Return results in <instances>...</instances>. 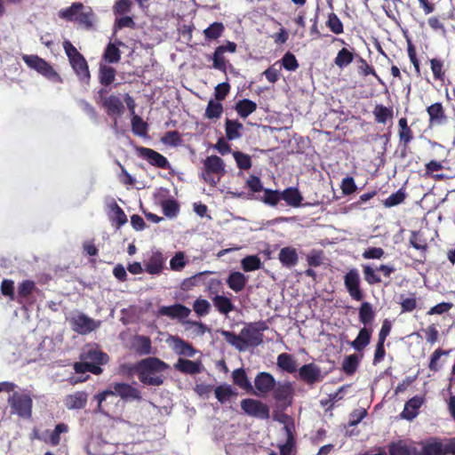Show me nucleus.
Returning <instances> with one entry per match:
<instances>
[{
  "mask_svg": "<svg viewBox=\"0 0 455 455\" xmlns=\"http://www.w3.org/2000/svg\"><path fill=\"white\" fill-rule=\"evenodd\" d=\"M24 62L30 68L36 70L45 77L52 80H59L58 74L43 59L36 55H24L22 57Z\"/></svg>",
  "mask_w": 455,
  "mask_h": 455,
  "instance_id": "39448f33",
  "label": "nucleus"
},
{
  "mask_svg": "<svg viewBox=\"0 0 455 455\" xmlns=\"http://www.w3.org/2000/svg\"><path fill=\"white\" fill-rule=\"evenodd\" d=\"M214 394L218 401L221 403H225L230 400L235 395L232 387L228 384H223L217 387L214 389Z\"/></svg>",
  "mask_w": 455,
  "mask_h": 455,
  "instance_id": "58836bf2",
  "label": "nucleus"
},
{
  "mask_svg": "<svg viewBox=\"0 0 455 455\" xmlns=\"http://www.w3.org/2000/svg\"><path fill=\"white\" fill-rule=\"evenodd\" d=\"M234 382L243 389H250L251 387L246 373L243 369L235 370L232 373Z\"/></svg>",
  "mask_w": 455,
  "mask_h": 455,
  "instance_id": "de8ad7c7",
  "label": "nucleus"
},
{
  "mask_svg": "<svg viewBox=\"0 0 455 455\" xmlns=\"http://www.w3.org/2000/svg\"><path fill=\"white\" fill-rule=\"evenodd\" d=\"M178 371L188 373L196 374L202 371L203 366L200 362H194L183 358H180L174 365Z\"/></svg>",
  "mask_w": 455,
  "mask_h": 455,
  "instance_id": "393cba45",
  "label": "nucleus"
},
{
  "mask_svg": "<svg viewBox=\"0 0 455 455\" xmlns=\"http://www.w3.org/2000/svg\"><path fill=\"white\" fill-rule=\"evenodd\" d=\"M375 120L379 124H386L388 119L393 117V109L383 105H376L373 109Z\"/></svg>",
  "mask_w": 455,
  "mask_h": 455,
  "instance_id": "c9c22d12",
  "label": "nucleus"
},
{
  "mask_svg": "<svg viewBox=\"0 0 455 455\" xmlns=\"http://www.w3.org/2000/svg\"><path fill=\"white\" fill-rule=\"evenodd\" d=\"M69 322L72 330L82 335H85L95 331L100 325V321H96L84 313H77L76 315H74L70 318Z\"/></svg>",
  "mask_w": 455,
  "mask_h": 455,
  "instance_id": "20e7f679",
  "label": "nucleus"
},
{
  "mask_svg": "<svg viewBox=\"0 0 455 455\" xmlns=\"http://www.w3.org/2000/svg\"><path fill=\"white\" fill-rule=\"evenodd\" d=\"M233 156L239 169L248 170L251 167V156L240 151L233 152Z\"/></svg>",
  "mask_w": 455,
  "mask_h": 455,
  "instance_id": "603ef678",
  "label": "nucleus"
},
{
  "mask_svg": "<svg viewBox=\"0 0 455 455\" xmlns=\"http://www.w3.org/2000/svg\"><path fill=\"white\" fill-rule=\"evenodd\" d=\"M110 218L113 221L116 222L117 227L124 225L127 221L125 213L116 204L111 207Z\"/></svg>",
  "mask_w": 455,
  "mask_h": 455,
  "instance_id": "052dcab7",
  "label": "nucleus"
},
{
  "mask_svg": "<svg viewBox=\"0 0 455 455\" xmlns=\"http://www.w3.org/2000/svg\"><path fill=\"white\" fill-rule=\"evenodd\" d=\"M241 265L245 272L259 269L261 267L260 259L256 255H251L241 260Z\"/></svg>",
  "mask_w": 455,
  "mask_h": 455,
  "instance_id": "37998d69",
  "label": "nucleus"
},
{
  "mask_svg": "<svg viewBox=\"0 0 455 455\" xmlns=\"http://www.w3.org/2000/svg\"><path fill=\"white\" fill-rule=\"evenodd\" d=\"M299 374L300 379L307 384H314L322 379L321 370L314 363L303 365L299 369Z\"/></svg>",
  "mask_w": 455,
  "mask_h": 455,
  "instance_id": "4468645a",
  "label": "nucleus"
},
{
  "mask_svg": "<svg viewBox=\"0 0 455 455\" xmlns=\"http://www.w3.org/2000/svg\"><path fill=\"white\" fill-rule=\"evenodd\" d=\"M359 318L363 324L371 323L374 318L372 307L369 302H363L359 310Z\"/></svg>",
  "mask_w": 455,
  "mask_h": 455,
  "instance_id": "49530a36",
  "label": "nucleus"
},
{
  "mask_svg": "<svg viewBox=\"0 0 455 455\" xmlns=\"http://www.w3.org/2000/svg\"><path fill=\"white\" fill-rule=\"evenodd\" d=\"M12 394L8 397V403L11 411L23 419H30L32 415L33 400L30 395L25 391H12Z\"/></svg>",
  "mask_w": 455,
  "mask_h": 455,
  "instance_id": "7ed1b4c3",
  "label": "nucleus"
},
{
  "mask_svg": "<svg viewBox=\"0 0 455 455\" xmlns=\"http://www.w3.org/2000/svg\"><path fill=\"white\" fill-rule=\"evenodd\" d=\"M116 76V70L109 66L101 65L100 68V82L103 85L110 84Z\"/></svg>",
  "mask_w": 455,
  "mask_h": 455,
  "instance_id": "c03bdc74",
  "label": "nucleus"
},
{
  "mask_svg": "<svg viewBox=\"0 0 455 455\" xmlns=\"http://www.w3.org/2000/svg\"><path fill=\"white\" fill-rule=\"evenodd\" d=\"M74 369L77 373L90 371L94 374H100L101 372V369L100 366L94 363H89V362L85 360H82V362L80 363H76L74 365Z\"/></svg>",
  "mask_w": 455,
  "mask_h": 455,
  "instance_id": "09e8293b",
  "label": "nucleus"
},
{
  "mask_svg": "<svg viewBox=\"0 0 455 455\" xmlns=\"http://www.w3.org/2000/svg\"><path fill=\"white\" fill-rule=\"evenodd\" d=\"M69 61L79 79L82 82L88 84L90 80V72L85 59L82 55H76V57Z\"/></svg>",
  "mask_w": 455,
  "mask_h": 455,
  "instance_id": "f3484780",
  "label": "nucleus"
},
{
  "mask_svg": "<svg viewBox=\"0 0 455 455\" xmlns=\"http://www.w3.org/2000/svg\"><path fill=\"white\" fill-rule=\"evenodd\" d=\"M345 286L350 296L355 300L363 299V293L360 290V275L355 268L350 269L344 277Z\"/></svg>",
  "mask_w": 455,
  "mask_h": 455,
  "instance_id": "6e6552de",
  "label": "nucleus"
},
{
  "mask_svg": "<svg viewBox=\"0 0 455 455\" xmlns=\"http://www.w3.org/2000/svg\"><path fill=\"white\" fill-rule=\"evenodd\" d=\"M204 170L219 176L225 174V164L223 160L217 156H210L204 161Z\"/></svg>",
  "mask_w": 455,
  "mask_h": 455,
  "instance_id": "412c9836",
  "label": "nucleus"
},
{
  "mask_svg": "<svg viewBox=\"0 0 455 455\" xmlns=\"http://www.w3.org/2000/svg\"><path fill=\"white\" fill-rule=\"evenodd\" d=\"M118 395L124 400H140V393L134 387L126 383H114L110 388L95 395L98 401L99 410L103 411L102 403L108 396Z\"/></svg>",
  "mask_w": 455,
  "mask_h": 455,
  "instance_id": "f03ea898",
  "label": "nucleus"
},
{
  "mask_svg": "<svg viewBox=\"0 0 455 455\" xmlns=\"http://www.w3.org/2000/svg\"><path fill=\"white\" fill-rule=\"evenodd\" d=\"M224 29V25L221 22H213L204 30V35L205 38L214 40L222 36Z\"/></svg>",
  "mask_w": 455,
  "mask_h": 455,
  "instance_id": "ea45409f",
  "label": "nucleus"
},
{
  "mask_svg": "<svg viewBox=\"0 0 455 455\" xmlns=\"http://www.w3.org/2000/svg\"><path fill=\"white\" fill-rule=\"evenodd\" d=\"M170 346L172 350L180 355L193 357L196 353V350L189 343L177 336H173L170 339Z\"/></svg>",
  "mask_w": 455,
  "mask_h": 455,
  "instance_id": "2eb2a0df",
  "label": "nucleus"
},
{
  "mask_svg": "<svg viewBox=\"0 0 455 455\" xmlns=\"http://www.w3.org/2000/svg\"><path fill=\"white\" fill-rule=\"evenodd\" d=\"M278 259L286 267H292L299 261L297 250L291 246H286L280 250Z\"/></svg>",
  "mask_w": 455,
  "mask_h": 455,
  "instance_id": "aec40b11",
  "label": "nucleus"
},
{
  "mask_svg": "<svg viewBox=\"0 0 455 455\" xmlns=\"http://www.w3.org/2000/svg\"><path fill=\"white\" fill-rule=\"evenodd\" d=\"M241 407L250 416L259 419H268L269 409L267 404L254 399H243L241 402Z\"/></svg>",
  "mask_w": 455,
  "mask_h": 455,
  "instance_id": "423d86ee",
  "label": "nucleus"
},
{
  "mask_svg": "<svg viewBox=\"0 0 455 455\" xmlns=\"http://www.w3.org/2000/svg\"><path fill=\"white\" fill-rule=\"evenodd\" d=\"M76 20L87 28L91 27L93 21L92 10L90 7H86L83 4V8L81 9V11H79L78 15L76 18Z\"/></svg>",
  "mask_w": 455,
  "mask_h": 455,
  "instance_id": "a18cd8bd",
  "label": "nucleus"
},
{
  "mask_svg": "<svg viewBox=\"0 0 455 455\" xmlns=\"http://www.w3.org/2000/svg\"><path fill=\"white\" fill-rule=\"evenodd\" d=\"M168 369V365L156 357H148L139 362L134 371L139 379L150 386H160L164 382V377L161 374Z\"/></svg>",
  "mask_w": 455,
  "mask_h": 455,
  "instance_id": "f257e3e1",
  "label": "nucleus"
},
{
  "mask_svg": "<svg viewBox=\"0 0 455 455\" xmlns=\"http://www.w3.org/2000/svg\"><path fill=\"white\" fill-rule=\"evenodd\" d=\"M193 309L198 316H204L209 314L211 304L204 299H197L193 304Z\"/></svg>",
  "mask_w": 455,
  "mask_h": 455,
  "instance_id": "4d7b16f0",
  "label": "nucleus"
},
{
  "mask_svg": "<svg viewBox=\"0 0 455 455\" xmlns=\"http://www.w3.org/2000/svg\"><path fill=\"white\" fill-rule=\"evenodd\" d=\"M257 108V105L255 102L250 100H242L236 103L235 109L239 116L243 118L247 117L252 112H254Z\"/></svg>",
  "mask_w": 455,
  "mask_h": 455,
  "instance_id": "e433bc0d",
  "label": "nucleus"
},
{
  "mask_svg": "<svg viewBox=\"0 0 455 455\" xmlns=\"http://www.w3.org/2000/svg\"><path fill=\"white\" fill-rule=\"evenodd\" d=\"M254 386L259 395H265L273 390L275 379L270 373L262 371L256 376Z\"/></svg>",
  "mask_w": 455,
  "mask_h": 455,
  "instance_id": "f8f14e48",
  "label": "nucleus"
},
{
  "mask_svg": "<svg viewBox=\"0 0 455 455\" xmlns=\"http://www.w3.org/2000/svg\"><path fill=\"white\" fill-rule=\"evenodd\" d=\"M161 141L167 146L177 147L182 143L180 135L176 131L167 132L161 139Z\"/></svg>",
  "mask_w": 455,
  "mask_h": 455,
  "instance_id": "6e6d98bb",
  "label": "nucleus"
},
{
  "mask_svg": "<svg viewBox=\"0 0 455 455\" xmlns=\"http://www.w3.org/2000/svg\"><path fill=\"white\" fill-rule=\"evenodd\" d=\"M281 197L289 205L293 207H298L300 205L302 201V196L299 190L294 188H288L281 193Z\"/></svg>",
  "mask_w": 455,
  "mask_h": 455,
  "instance_id": "c756f323",
  "label": "nucleus"
},
{
  "mask_svg": "<svg viewBox=\"0 0 455 455\" xmlns=\"http://www.w3.org/2000/svg\"><path fill=\"white\" fill-rule=\"evenodd\" d=\"M166 258L160 251H155L145 263V270L150 275H160L164 269Z\"/></svg>",
  "mask_w": 455,
  "mask_h": 455,
  "instance_id": "9b49d317",
  "label": "nucleus"
},
{
  "mask_svg": "<svg viewBox=\"0 0 455 455\" xmlns=\"http://www.w3.org/2000/svg\"><path fill=\"white\" fill-rule=\"evenodd\" d=\"M236 51V44L234 42H227L226 44L220 45L215 49V52L212 57V60L213 61L212 67L215 69L220 70V71H226L227 69V63L224 57V53L228 52L230 53H234Z\"/></svg>",
  "mask_w": 455,
  "mask_h": 455,
  "instance_id": "0eeeda50",
  "label": "nucleus"
},
{
  "mask_svg": "<svg viewBox=\"0 0 455 455\" xmlns=\"http://www.w3.org/2000/svg\"><path fill=\"white\" fill-rule=\"evenodd\" d=\"M280 61L281 65L279 67H283L286 70L295 71L299 68L296 57L290 52H286Z\"/></svg>",
  "mask_w": 455,
  "mask_h": 455,
  "instance_id": "864d4df0",
  "label": "nucleus"
},
{
  "mask_svg": "<svg viewBox=\"0 0 455 455\" xmlns=\"http://www.w3.org/2000/svg\"><path fill=\"white\" fill-rule=\"evenodd\" d=\"M246 350L260 345L263 341V335L253 324L243 328L240 331Z\"/></svg>",
  "mask_w": 455,
  "mask_h": 455,
  "instance_id": "9d476101",
  "label": "nucleus"
},
{
  "mask_svg": "<svg viewBox=\"0 0 455 455\" xmlns=\"http://www.w3.org/2000/svg\"><path fill=\"white\" fill-rule=\"evenodd\" d=\"M187 265L185 253L183 251H178L170 260V267L173 271H180Z\"/></svg>",
  "mask_w": 455,
  "mask_h": 455,
  "instance_id": "5fc2aeb1",
  "label": "nucleus"
},
{
  "mask_svg": "<svg viewBox=\"0 0 455 455\" xmlns=\"http://www.w3.org/2000/svg\"><path fill=\"white\" fill-rule=\"evenodd\" d=\"M422 455H446L445 443L438 440H432L422 448Z\"/></svg>",
  "mask_w": 455,
  "mask_h": 455,
  "instance_id": "c85d7f7f",
  "label": "nucleus"
},
{
  "mask_svg": "<svg viewBox=\"0 0 455 455\" xmlns=\"http://www.w3.org/2000/svg\"><path fill=\"white\" fill-rule=\"evenodd\" d=\"M405 194L400 189L396 193L390 195L384 202L386 207H393L403 202Z\"/></svg>",
  "mask_w": 455,
  "mask_h": 455,
  "instance_id": "338daca9",
  "label": "nucleus"
},
{
  "mask_svg": "<svg viewBox=\"0 0 455 455\" xmlns=\"http://www.w3.org/2000/svg\"><path fill=\"white\" fill-rule=\"evenodd\" d=\"M220 332L226 341L232 347H235L238 351L242 352L246 350L241 333L236 335L234 332L225 330H221Z\"/></svg>",
  "mask_w": 455,
  "mask_h": 455,
  "instance_id": "2f4dec72",
  "label": "nucleus"
},
{
  "mask_svg": "<svg viewBox=\"0 0 455 455\" xmlns=\"http://www.w3.org/2000/svg\"><path fill=\"white\" fill-rule=\"evenodd\" d=\"M212 299L214 307L222 315H228L235 310V306L231 299L224 295H215Z\"/></svg>",
  "mask_w": 455,
  "mask_h": 455,
  "instance_id": "a878e982",
  "label": "nucleus"
},
{
  "mask_svg": "<svg viewBox=\"0 0 455 455\" xmlns=\"http://www.w3.org/2000/svg\"><path fill=\"white\" fill-rule=\"evenodd\" d=\"M105 93V90H100L99 92L100 100L101 101L102 106L107 109L108 114L112 116H121L124 110V105L121 100L115 95L104 98Z\"/></svg>",
  "mask_w": 455,
  "mask_h": 455,
  "instance_id": "1a4fd4ad",
  "label": "nucleus"
},
{
  "mask_svg": "<svg viewBox=\"0 0 455 455\" xmlns=\"http://www.w3.org/2000/svg\"><path fill=\"white\" fill-rule=\"evenodd\" d=\"M162 208L164 215L169 218L175 217L179 212V205L173 200H167L163 202Z\"/></svg>",
  "mask_w": 455,
  "mask_h": 455,
  "instance_id": "0e129e2a",
  "label": "nucleus"
},
{
  "mask_svg": "<svg viewBox=\"0 0 455 455\" xmlns=\"http://www.w3.org/2000/svg\"><path fill=\"white\" fill-rule=\"evenodd\" d=\"M277 66L278 62H275L263 72V75L266 76L268 82L272 84L275 83L280 77L281 67L277 68Z\"/></svg>",
  "mask_w": 455,
  "mask_h": 455,
  "instance_id": "69168bd1",
  "label": "nucleus"
},
{
  "mask_svg": "<svg viewBox=\"0 0 455 455\" xmlns=\"http://www.w3.org/2000/svg\"><path fill=\"white\" fill-rule=\"evenodd\" d=\"M248 282V277L238 271L231 272L227 279L228 286L235 292L243 291Z\"/></svg>",
  "mask_w": 455,
  "mask_h": 455,
  "instance_id": "4be33fe9",
  "label": "nucleus"
},
{
  "mask_svg": "<svg viewBox=\"0 0 455 455\" xmlns=\"http://www.w3.org/2000/svg\"><path fill=\"white\" fill-rule=\"evenodd\" d=\"M390 455H419L417 449L403 442L393 443L389 447Z\"/></svg>",
  "mask_w": 455,
  "mask_h": 455,
  "instance_id": "7c9ffc66",
  "label": "nucleus"
},
{
  "mask_svg": "<svg viewBox=\"0 0 455 455\" xmlns=\"http://www.w3.org/2000/svg\"><path fill=\"white\" fill-rule=\"evenodd\" d=\"M88 395L85 392L78 391L68 395L64 399L65 406L69 410L82 409L87 403Z\"/></svg>",
  "mask_w": 455,
  "mask_h": 455,
  "instance_id": "6ab92c4d",
  "label": "nucleus"
},
{
  "mask_svg": "<svg viewBox=\"0 0 455 455\" xmlns=\"http://www.w3.org/2000/svg\"><path fill=\"white\" fill-rule=\"evenodd\" d=\"M243 125L236 120L227 119L225 123V131L227 138L229 140H237L242 136Z\"/></svg>",
  "mask_w": 455,
  "mask_h": 455,
  "instance_id": "bb28decb",
  "label": "nucleus"
},
{
  "mask_svg": "<svg viewBox=\"0 0 455 455\" xmlns=\"http://www.w3.org/2000/svg\"><path fill=\"white\" fill-rule=\"evenodd\" d=\"M81 360L88 361L89 363H94L98 366L107 363L108 355L94 347H88L84 349L81 355Z\"/></svg>",
  "mask_w": 455,
  "mask_h": 455,
  "instance_id": "dca6fc26",
  "label": "nucleus"
},
{
  "mask_svg": "<svg viewBox=\"0 0 455 455\" xmlns=\"http://www.w3.org/2000/svg\"><path fill=\"white\" fill-rule=\"evenodd\" d=\"M282 199L281 194L276 190L265 189L264 190V203L275 206Z\"/></svg>",
  "mask_w": 455,
  "mask_h": 455,
  "instance_id": "774afa93",
  "label": "nucleus"
},
{
  "mask_svg": "<svg viewBox=\"0 0 455 455\" xmlns=\"http://www.w3.org/2000/svg\"><path fill=\"white\" fill-rule=\"evenodd\" d=\"M423 403V398L419 396H414L410 399L404 405V409L401 413L402 418L411 420L419 413V409Z\"/></svg>",
  "mask_w": 455,
  "mask_h": 455,
  "instance_id": "5701e85b",
  "label": "nucleus"
},
{
  "mask_svg": "<svg viewBox=\"0 0 455 455\" xmlns=\"http://www.w3.org/2000/svg\"><path fill=\"white\" fill-rule=\"evenodd\" d=\"M327 26L336 35L343 33V24L339 18L333 12L329 14Z\"/></svg>",
  "mask_w": 455,
  "mask_h": 455,
  "instance_id": "bf43d9fd",
  "label": "nucleus"
},
{
  "mask_svg": "<svg viewBox=\"0 0 455 455\" xmlns=\"http://www.w3.org/2000/svg\"><path fill=\"white\" fill-rule=\"evenodd\" d=\"M138 152L140 157L153 165L159 168H165L168 165L166 157L151 148H138Z\"/></svg>",
  "mask_w": 455,
  "mask_h": 455,
  "instance_id": "ddd939ff",
  "label": "nucleus"
},
{
  "mask_svg": "<svg viewBox=\"0 0 455 455\" xmlns=\"http://www.w3.org/2000/svg\"><path fill=\"white\" fill-rule=\"evenodd\" d=\"M277 366L283 371L292 373L297 371V363L293 356L287 353H282L277 356Z\"/></svg>",
  "mask_w": 455,
  "mask_h": 455,
  "instance_id": "cd10ccee",
  "label": "nucleus"
},
{
  "mask_svg": "<svg viewBox=\"0 0 455 455\" xmlns=\"http://www.w3.org/2000/svg\"><path fill=\"white\" fill-rule=\"evenodd\" d=\"M121 53L117 46L108 44L104 52V60L109 63H116L120 60Z\"/></svg>",
  "mask_w": 455,
  "mask_h": 455,
  "instance_id": "3c124183",
  "label": "nucleus"
},
{
  "mask_svg": "<svg viewBox=\"0 0 455 455\" xmlns=\"http://www.w3.org/2000/svg\"><path fill=\"white\" fill-rule=\"evenodd\" d=\"M222 112V104L219 100H211L205 109V116L209 119L219 118Z\"/></svg>",
  "mask_w": 455,
  "mask_h": 455,
  "instance_id": "79ce46f5",
  "label": "nucleus"
},
{
  "mask_svg": "<svg viewBox=\"0 0 455 455\" xmlns=\"http://www.w3.org/2000/svg\"><path fill=\"white\" fill-rule=\"evenodd\" d=\"M137 352L140 355H148L151 352V342L149 338L145 336H139L134 343Z\"/></svg>",
  "mask_w": 455,
  "mask_h": 455,
  "instance_id": "8fccbe9b",
  "label": "nucleus"
},
{
  "mask_svg": "<svg viewBox=\"0 0 455 455\" xmlns=\"http://www.w3.org/2000/svg\"><path fill=\"white\" fill-rule=\"evenodd\" d=\"M83 8V4L81 3H74L71 6L61 9L59 12V16L62 19L68 20H76V18L78 15L79 11Z\"/></svg>",
  "mask_w": 455,
  "mask_h": 455,
  "instance_id": "a19ab883",
  "label": "nucleus"
},
{
  "mask_svg": "<svg viewBox=\"0 0 455 455\" xmlns=\"http://www.w3.org/2000/svg\"><path fill=\"white\" fill-rule=\"evenodd\" d=\"M190 309L181 304H175L172 306H164L159 308L161 315H166L171 318L183 319L189 315Z\"/></svg>",
  "mask_w": 455,
  "mask_h": 455,
  "instance_id": "a211bd4d",
  "label": "nucleus"
},
{
  "mask_svg": "<svg viewBox=\"0 0 455 455\" xmlns=\"http://www.w3.org/2000/svg\"><path fill=\"white\" fill-rule=\"evenodd\" d=\"M371 331L366 328H363L356 339L351 342V346L357 351L363 350L370 342Z\"/></svg>",
  "mask_w": 455,
  "mask_h": 455,
  "instance_id": "4c0bfd02",
  "label": "nucleus"
},
{
  "mask_svg": "<svg viewBox=\"0 0 455 455\" xmlns=\"http://www.w3.org/2000/svg\"><path fill=\"white\" fill-rule=\"evenodd\" d=\"M274 397L277 401L287 402L291 401L293 395V387L290 382L275 383L273 388Z\"/></svg>",
  "mask_w": 455,
  "mask_h": 455,
  "instance_id": "b1692460",
  "label": "nucleus"
},
{
  "mask_svg": "<svg viewBox=\"0 0 455 455\" xmlns=\"http://www.w3.org/2000/svg\"><path fill=\"white\" fill-rule=\"evenodd\" d=\"M359 358L355 355L347 356L343 362L342 369L347 374L354 373L358 366Z\"/></svg>",
  "mask_w": 455,
  "mask_h": 455,
  "instance_id": "13d9d810",
  "label": "nucleus"
},
{
  "mask_svg": "<svg viewBox=\"0 0 455 455\" xmlns=\"http://www.w3.org/2000/svg\"><path fill=\"white\" fill-rule=\"evenodd\" d=\"M220 332L226 341L232 347H235L238 351L242 352L246 350L241 333L236 335L234 332L225 330H221Z\"/></svg>",
  "mask_w": 455,
  "mask_h": 455,
  "instance_id": "473e14b6",
  "label": "nucleus"
},
{
  "mask_svg": "<svg viewBox=\"0 0 455 455\" xmlns=\"http://www.w3.org/2000/svg\"><path fill=\"white\" fill-rule=\"evenodd\" d=\"M132 129L136 135L144 136L147 132V124L139 116H133Z\"/></svg>",
  "mask_w": 455,
  "mask_h": 455,
  "instance_id": "e2e57ef3",
  "label": "nucleus"
},
{
  "mask_svg": "<svg viewBox=\"0 0 455 455\" xmlns=\"http://www.w3.org/2000/svg\"><path fill=\"white\" fill-rule=\"evenodd\" d=\"M354 60V53L347 48H342L334 59V63L339 68H343L352 63Z\"/></svg>",
  "mask_w": 455,
  "mask_h": 455,
  "instance_id": "72a5a7b5",
  "label": "nucleus"
},
{
  "mask_svg": "<svg viewBox=\"0 0 455 455\" xmlns=\"http://www.w3.org/2000/svg\"><path fill=\"white\" fill-rule=\"evenodd\" d=\"M427 110L432 124H441L445 119L443 106L440 103L432 104Z\"/></svg>",
  "mask_w": 455,
  "mask_h": 455,
  "instance_id": "f704fd0d",
  "label": "nucleus"
},
{
  "mask_svg": "<svg viewBox=\"0 0 455 455\" xmlns=\"http://www.w3.org/2000/svg\"><path fill=\"white\" fill-rule=\"evenodd\" d=\"M431 70L435 79L443 80L444 77L443 62L438 59L430 60Z\"/></svg>",
  "mask_w": 455,
  "mask_h": 455,
  "instance_id": "680f3d73",
  "label": "nucleus"
}]
</instances>
